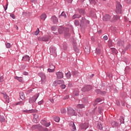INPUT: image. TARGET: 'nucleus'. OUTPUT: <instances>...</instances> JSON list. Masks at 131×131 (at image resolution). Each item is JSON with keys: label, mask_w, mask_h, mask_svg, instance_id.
Instances as JSON below:
<instances>
[{"label": "nucleus", "mask_w": 131, "mask_h": 131, "mask_svg": "<svg viewBox=\"0 0 131 131\" xmlns=\"http://www.w3.org/2000/svg\"><path fill=\"white\" fill-rule=\"evenodd\" d=\"M58 32L59 34L61 33H65L66 35H67L69 32V29L64 28L63 27H59L58 28Z\"/></svg>", "instance_id": "nucleus-2"}, {"label": "nucleus", "mask_w": 131, "mask_h": 131, "mask_svg": "<svg viewBox=\"0 0 131 131\" xmlns=\"http://www.w3.org/2000/svg\"><path fill=\"white\" fill-rule=\"evenodd\" d=\"M111 125L113 127H116L117 126H118V123L113 121L112 122Z\"/></svg>", "instance_id": "nucleus-25"}, {"label": "nucleus", "mask_w": 131, "mask_h": 131, "mask_svg": "<svg viewBox=\"0 0 131 131\" xmlns=\"http://www.w3.org/2000/svg\"><path fill=\"white\" fill-rule=\"evenodd\" d=\"M24 113H35L37 112L36 110H26L23 111Z\"/></svg>", "instance_id": "nucleus-11"}, {"label": "nucleus", "mask_w": 131, "mask_h": 131, "mask_svg": "<svg viewBox=\"0 0 131 131\" xmlns=\"http://www.w3.org/2000/svg\"><path fill=\"white\" fill-rule=\"evenodd\" d=\"M110 18H111V17H110V15L106 14L103 16V20L105 21H109L110 20Z\"/></svg>", "instance_id": "nucleus-17"}, {"label": "nucleus", "mask_w": 131, "mask_h": 131, "mask_svg": "<svg viewBox=\"0 0 131 131\" xmlns=\"http://www.w3.org/2000/svg\"><path fill=\"white\" fill-rule=\"evenodd\" d=\"M38 121H39V116L38 115H34L33 122H35V123H37Z\"/></svg>", "instance_id": "nucleus-13"}, {"label": "nucleus", "mask_w": 131, "mask_h": 131, "mask_svg": "<svg viewBox=\"0 0 131 131\" xmlns=\"http://www.w3.org/2000/svg\"><path fill=\"white\" fill-rule=\"evenodd\" d=\"M15 105H20L21 106L24 105V103L21 102V101H19V102H18L17 103H15Z\"/></svg>", "instance_id": "nucleus-38"}, {"label": "nucleus", "mask_w": 131, "mask_h": 131, "mask_svg": "<svg viewBox=\"0 0 131 131\" xmlns=\"http://www.w3.org/2000/svg\"><path fill=\"white\" fill-rule=\"evenodd\" d=\"M15 79H17V80H18V81H22V78L21 77H15Z\"/></svg>", "instance_id": "nucleus-43"}, {"label": "nucleus", "mask_w": 131, "mask_h": 131, "mask_svg": "<svg viewBox=\"0 0 131 131\" xmlns=\"http://www.w3.org/2000/svg\"><path fill=\"white\" fill-rule=\"evenodd\" d=\"M120 122L121 123H124V118L123 117H121Z\"/></svg>", "instance_id": "nucleus-41"}, {"label": "nucleus", "mask_w": 131, "mask_h": 131, "mask_svg": "<svg viewBox=\"0 0 131 131\" xmlns=\"http://www.w3.org/2000/svg\"><path fill=\"white\" fill-rule=\"evenodd\" d=\"M77 108H80V109H82V108H84V105H83V104H78L77 105Z\"/></svg>", "instance_id": "nucleus-31"}, {"label": "nucleus", "mask_w": 131, "mask_h": 131, "mask_svg": "<svg viewBox=\"0 0 131 131\" xmlns=\"http://www.w3.org/2000/svg\"><path fill=\"white\" fill-rule=\"evenodd\" d=\"M52 20L53 22V23L56 24L58 23V18L57 17L54 16L52 17Z\"/></svg>", "instance_id": "nucleus-23"}, {"label": "nucleus", "mask_w": 131, "mask_h": 131, "mask_svg": "<svg viewBox=\"0 0 131 131\" xmlns=\"http://www.w3.org/2000/svg\"><path fill=\"white\" fill-rule=\"evenodd\" d=\"M74 49L75 52H76V53H78V52H79V50H78V48H77L76 46H74Z\"/></svg>", "instance_id": "nucleus-40"}, {"label": "nucleus", "mask_w": 131, "mask_h": 131, "mask_svg": "<svg viewBox=\"0 0 131 131\" xmlns=\"http://www.w3.org/2000/svg\"><path fill=\"white\" fill-rule=\"evenodd\" d=\"M33 127H35V128H38L40 129V128H42V127L40 124L34 125L33 126Z\"/></svg>", "instance_id": "nucleus-27"}, {"label": "nucleus", "mask_w": 131, "mask_h": 131, "mask_svg": "<svg viewBox=\"0 0 131 131\" xmlns=\"http://www.w3.org/2000/svg\"><path fill=\"white\" fill-rule=\"evenodd\" d=\"M97 126L99 128V129H102V128H103V127L102 126V124H101V123L100 122L98 123Z\"/></svg>", "instance_id": "nucleus-34"}, {"label": "nucleus", "mask_w": 131, "mask_h": 131, "mask_svg": "<svg viewBox=\"0 0 131 131\" xmlns=\"http://www.w3.org/2000/svg\"><path fill=\"white\" fill-rule=\"evenodd\" d=\"M44 131H48V129L47 128H46Z\"/></svg>", "instance_id": "nucleus-64"}, {"label": "nucleus", "mask_w": 131, "mask_h": 131, "mask_svg": "<svg viewBox=\"0 0 131 131\" xmlns=\"http://www.w3.org/2000/svg\"><path fill=\"white\" fill-rule=\"evenodd\" d=\"M108 46L109 47H112V46H113V43L112 42V40L108 41Z\"/></svg>", "instance_id": "nucleus-44"}, {"label": "nucleus", "mask_w": 131, "mask_h": 131, "mask_svg": "<svg viewBox=\"0 0 131 131\" xmlns=\"http://www.w3.org/2000/svg\"><path fill=\"white\" fill-rule=\"evenodd\" d=\"M117 46H118V47H120L121 48H122V47H124V41L122 40H118L117 42Z\"/></svg>", "instance_id": "nucleus-14"}, {"label": "nucleus", "mask_w": 131, "mask_h": 131, "mask_svg": "<svg viewBox=\"0 0 131 131\" xmlns=\"http://www.w3.org/2000/svg\"><path fill=\"white\" fill-rule=\"evenodd\" d=\"M96 103H101V102H102V99H101L100 98H97L96 100H95Z\"/></svg>", "instance_id": "nucleus-42"}, {"label": "nucleus", "mask_w": 131, "mask_h": 131, "mask_svg": "<svg viewBox=\"0 0 131 131\" xmlns=\"http://www.w3.org/2000/svg\"><path fill=\"white\" fill-rule=\"evenodd\" d=\"M66 76L68 79L70 78V77H71V73L70 72H68L66 74Z\"/></svg>", "instance_id": "nucleus-30"}, {"label": "nucleus", "mask_w": 131, "mask_h": 131, "mask_svg": "<svg viewBox=\"0 0 131 131\" xmlns=\"http://www.w3.org/2000/svg\"><path fill=\"white\" fill-rule=\"evenodd\" d=\"M8 3H7L6 6H4L5 11H7V9H8Z\"/></svg>", "instance_id": "nucleus-51"}, {"label": "nucleus", "mask_w": 131, "mask_h": 131, "mask_svg": "<svg viewBox=\"0 0 131 131\" xmlns=\"http://www.w3.org/2000/svg\"><path fill=\"white\" fill-rule=\"evenodd\" d=\"M55 67L54 66L51 65L50 66V68L48 69V72H55Z\"/></svg>", "instance_id": "nucleus-18"}, {"label": "nucleus", "mask_w": 131, "mask_h": 131, "mask_svg": "<svg viewBox=\"0 0 131 131\" xmlns=\"http://www.w3.org/2000/svg\"><path fill=\"white\" fill-rule=\"evenodd\" d=\"M50 53L54 54V53H56V48L53 46H51L50 48Z\"/></svg>", "instance_id": "nucleus-22"}, {"label": "nucleus", "mask_w": 131, "mask_h": 131, "mask_svg": "<svg viewBox=\"0 0 131 131\" xmlns=\"http://www.w3.org/2000/svg\"><path fill=\"white\" fill-rule=\"evenodd\" d=\"M119 19V16H114L112 21H113L114 22H115V21H116V20H118Z\"/></svg>", "instance_id": "nucleus-28"}, {"label": "nucleus", "mask_w": 131, "mask_h": 131, "mask_svg": "<svg viewBox=\"0 0 131 131\" xmlns=\"http://www.w3.org/2000/svg\"><path fill=\"white\" fill-rule=\"evenodd\" d=\"M4 95V99L5 100V101L7 102V103H9V96L8 95H7V94H3Z\"/></svg>", "instance_id": "nucleus-24"}, {"label": "nucleus", "mask_w": 131, "mask_h": 131, "mask_svg": "<svg viewBox=\"0 0 131 131\" xmlns=\"http://www.w3.org/2000/svg\"><path fill=\"white\" fill-rule=\"evenodd\" d=\"M39 76L41 77V82L43 83L46 81V75L43 73H40Z\"/></svg>", "instance_id": "nucleus-12"}, {"label": "nucleus", "mask_w": 131, "mask_h": 131, "mask_svg": "<svg viewBox=\"0 0 131 131\" xmlns=\"http://www.w3.org/2000/svg\"><path fill=\"white\" fill-rule=\"evenodd\" d=\"M94 75H95L94 74H92V75L90 76V78H92V77H94Z\"/></svg>", "instance_id": "nucleus-62"}, {"label": "nucleus", "mask_w": 131, "mask_h": 131, "mask_svg": "<svg viewBox=\"0 0 131 131\" xmlns=\"http://www.w3.org/2000/svg\"><path fill=\"white\" fill-rule=\"evenodd\" d=\"M30 60V57L28 55H25L23 57V61H29Z\"/></svg>", "instance_id": "nucleus-19"}, {"label": "nucleus", "mask_w": 131, "mask_h": 131, "mask_svg": "<svg viewBox=\"0 0 131 131\" xmlns=\"http://www.w3.org/2000/svg\"><path fill=\"white\" fill-rule=\"evenodd\" d=\"M4 81V77L1 76L0 77V82H3Z\"/></svg>", "instance_id": "nucleus-54"}, {"label": "nucleus", "mask_w": 131, "mask_h": 131, "mask_svg": "<svg viewBox=\"0 0 131 131\" xmlns=\"http://www.w3.org/2000/svg\"><path fill=\"white\" fill-rule=\"evenodd\" d=\"M38 33H39V29H37V30L35 32V35H38Z\"/></svg>", "instance_id": "nucleus-45"}, {"label": "nucleus", "mask_w": 131, "mask_h": 131, "mask_svg": "<svg viewBox=\"0 0 131 131\" xmlns=\"http://www.w3.org/2000/svg\"><path fill=\"white\" fill-rule=\"evenodd\" d=\"M90 124L88 122H85L84 123L81 124L80 127L83 129H86V128H88Z\"/></svg>", "instance_id": "nucleus-9"}, {"label": "nucleus", "mask_w": 131, "mask_h": 131, "mask_svg": "<svg viewBox=\"0 0 131 131\" xmlns=\"http://www.w3.org/2000/svg\"><path fill=\"white\" fill-rule=\"evenodd\" d=\"M42 40L43 41H47L49 40V39H48V37H46L42 38Z\"/></svg>", "instance_id": "nucleus-48"}, {"label": "nucleus", "mask_w": 131, "mask_h": 131, "mask_svg": "<svg viewBox=\"0 0 131 131\" xmlns=\"http://www.w3.org/2000/svg\"><path fill=\"white\" fill-rule=\"evenodd\" d=\"M89 20H86L85 17H82L81 20V24H85V23H88Z\"/></svg>", "instance_id": "nucleus-21"}, {"label": "nucleus", "mask_w": 131, "mask_h": 131, "mask_svg": "<svg viewBox=\"0 0 131 131\" xmlns=\"http://www.w3.org/2000/svg\"><path fill=\"white\" fill-rule=\"evenodd\" d=\"M74 24H75V25H76V26H78V25H79V21L76 19L75 20Z\"/></svg>", "instance_id": "nucleus-35"}, {"label": "nucleus", "mask_w": 131, "mask_h": 131, "mask_svg": "<svg viewBox=\"0 0 131 131\" xmlns=\"http://www.w3.org/2000/svg\"><path fill=\"white\" fill-rule=\"evenodd\" d=\"M117 104L118 105V106H119V105H120V104L119 103V102H118L117 103Z\"/></svg>", "instance_id": "nucleus-63"}, {"label": "nucleus", "mask_w": 131, "mask_h": 131, "mask_svg": "<svg viewBox=\"0 0 131 131\" xmlns=\"http://www.w3.org/2000/svg\"><path fill=\"white\" fill-rule=\"evenodd\" d=\"M100 95H106V92L105 91H101V93H100Z\"/></svg>", "instance_id": "nucleus-55"}, {"label": "nucleus", "mask_w": 131, "mask_h": 131, "mask_svg": "<svg viewBox=\"0 0 131 131\" xmlns=\"http://www.w3.org/2000/svg\"><path fill=\"white\" fill-rule=\"evenodd\" d=\"M121 9H122V7H121V5H120V3H117L116 10V13L117 14H121Z\"/></svg>", "instance_id": "nucleus-4"}, {"label": "nucleus", "mask_w": 131, "mask_h": 131, "mask_svg": "<svg viewBox=\"0 0 131 131\" xmlns=\"http://www.w3.org/2000/svg\"><path fill=\"white\" fill-rule=\"evenodd\" d=\"M40 18H41V20L45 21L47 18V15H46V14H42L40 16Z\"/></svg>", "instance_id": "nucleus-26"}, {"label": "nucleus", "mask_w": 131, "mask_h": 131, "mask_svg": "<svg viewBox=\"0 0 131 131\" xmlns=\"http://www.w3.org/2000/svg\"><path fill=\"white\" fill-rule=\"evenodd\" d=\"M64 81L63 80H56L53 83V86H57L58 84H63Z\"/></svg>", "instance_id": "nucleus-5"}, {"label": "nucleus", "mask_w": 131, "mask_h": 131, "mask_svg": "<svg viewBox=\"0 0 131 131\" xmlns=\"http://www.w3.org/2000/svg\"><path fill=\"white\" fill-rule=\"evenodd\" d=\"M96 93H97V94H101L102 93V91H101V90H97L95 91Z\"/></svg>", "instance_id": "nucleus-47"}, {"label": "nucleus", "mask_w": 131, "mask_h": 131, "mask_svg": "<svg viewBox=\"0 0 131 131\" xmlns=\"http://www.w3.org/2000/svg\"><path fill=\"white\" fill-rule=\"evenodd\" d=\"M61 89H65V88H66V85L62 84L61 85Z\"/></svg>", "instance_id": "nucleus-57"}, {"label": "nucleus", "mask_w": 131, "mask_h": 131, "mask_svg": "<svg viewBox=\"0 0 131 131\" xmlns=\"http://www.w3.org/2000/svg\"><path fill=\"white\" fill-rule=\"evenodd\" d=\"M64 99H69V96L67 95L66 96V98Z\"/></svg>", "instance_id": "nucleus-61"}, {"label": "nucleus", "mask_w": 131, "mask_h": 131, "mask_svg": "<svg viewBox=\"0 0 131 131\" xmlns=\"http://www.w3.org/2000/svg\"><path fill=\"white\" fill-rule=\"evenodd\" d=\"M103 49L102 48V46L101 45H98V48H96V53L97 55H100L101 53H102V50Z\"/></svg>", "instance_id": "nucleus-8"}, {"label": "nucleus", "mask_w": 131, "mask_h": 131, "mask_svg": "<svg viewBox=\"0 0 131 131\" xmlns=\"http://www.w3.org/2000/svg\"><path fill=\"white\" fill-rule=\"evenodd\" d=\"M67 114L69 116H76L77 113L72 107H67Z\"/></svg>", "instance_id": "nucleus-1"}, {"label": "nucleus", "mask_w": 131, "mask_h": 131, "mask_svg": "<svg viewBox=\"0 0 131 131\" xmlns=\"http://www.w3.org/2000/svg\"><path fill=\"white\" fill-rule=\"evenodd\" d=\"M59 18L60 19H65V18H67V15L66 13L63 11L61 13V14L59 16Z\"/></svg>", "instance_id": "nucleus-16"}, {"label": "nucleus", "mask_w": 131, "mask_h": 131, "mask_svg": "<svg viewBox=\"0 0 131 131\" xmlns=\"http://www.w3.org/2000/svg\"><path fill=\"white\" fill-rule=\"evenodd\" d=\"M19 97H20V98L21 99L23 100H25V95L24 94V93L22 92H20Z\"/></svg>", "instance_id": "nucleus-20"}, {"label": "nucleus", "mask_w": 131, "mask_h": 131, "mask_svg": "<svg viewBox=\"0 0 131 131\" xmlns=\"http://www.w3.org/2000/svg\"><path fill=\"white\" fill-rule=\"evenodd\" d=\"M111 51H112L113 53H116V49L115 48H111Z\"/></svg>", "instance_id": "nucleus-52"}, {"label": "nucleus", "mask_w": 131, "mask_h": 131, "mask_svg": "<svg viewBox=\"0 0 131 131\" xmlns=\"http://www.w3.org/2000/svg\"><path fill=\"white\" fill-rule=\"evenodd\" d=\"M0 121H1V122H4L5 121V118L4 117L0 118Z\"/></svg>", "instance_id": "nucleus-50"}, {"label": "nucleus", "mask_w": 131, "mask_h": 131, "mask_svg": "<svg viewBox=\"0 0 131 131\" xmlns=\"http://www.w3.org/2000/svg\"><path fill=\"white\" fill-rule=\"evenodd\" d=\"M81 16L79 14H75L72 16L73 19H76L77 18H80Z\"/></svg>", "instance_id": "nucleus-29"}, {"label": "nucleus", "mask_w": 131, "mask_h": 131, "mask_svg": "<svg viewBox=\"0 0 131 131\" xmlns=\"http://www.w3.org/2000/svg\"><path fill=\"white\" fill-rule=\"evenodd\" d=\"M39 96V93L35 94L33 97L29 99V102L31 104L32 103H34L35 101H36L37 99Z\"/></svg>", "instance_id": "nucleus-3"}, {"label": "nucleus", "mask_w": 131, "mask_h": 131, "mask_svg": "<svg viewBox=\"0 0 131 131\" xmlns=\"http://www.w3.org/2000/svg\"><path fill=\"white\" fill-rule=\"evenodd\" d=\"M92 90V86L90 85H85L83 88H82V92H89Z\"/></svg>", "instance_id": "nucleus-6"}, {"label": "nucleus", "mask_w": 131, "mask_h": 131, "mask_svg": "<svg viewBox=\"0 0 131 131\" xmlns=\"http://www.w3.org/2000/svg\"><path fill=\"white\" fill-rule=\"evenodd\" d=\"M54 120L56 122H59V121H60V118L58 117H56L55 118H54Z\"/></svg>", "instance_id": "nucleus-33"}, {"label": "nucleus", "mask_w": 131, "mask_h": 131, "mask_svg": "<svg viewBox=\"0 0 131 131\" xmlns=\"http://www.w3.org/2000/svg\"><path fill=\"white\" fill-rule=\"evenodd\" d=\"M68 3H69L70 4L72 3V0H67Z\"/></svg>", "instance_id": "nucleus-59"}, {"label": "nucleus", "mask_w": 131, "mask_h": 131, "mask_svg": "<svg viewBox=\"0 0 131 131\" xmlns=\"http://www.w3.org/2000/svg\"><path fill=\"white\" fill-rule=\"evenodd\" d=\"M23 74H24V75H28V73L25 72H24Z\"/></svg>", "instance_id": "nucleus-58"}, {"label": "nucleus", "mask_w": 131, "mask_h": 131, "mask_svg": "<svg viewBox=\"0 0 131 131\" xmlns=\"http://www.w3.org/2000/svg\"><path fill=\"white\" fill-rule=\"evenodd\" d=\"M90 4H92V5H96V2L95 1V0H89Z\"/></svg>", "instance_id": "nucleus-36"}, {"label": "nucleus", "mask_w": 131, "mask_h": 131, "mask_svg": "<svg viewBox=\"0 0 131 131\" xmlns=\"http://www.w3.org/2000/svg\"><path fill=\"white\" fill-rule=\"evenodd\" d=\"M103 39H104V40H107V39H108V37L106 35L103 36Z\"/></svg>", "instance_id": "nucleus-56"}, {"label": "nucleus", "mask_w": 131, "mask_h": 131, "mask_svg": "<svg viewBox=\"0 0 131 131\" xmlns=\"http://www.w3.org/2000/svg\"><path fill=\"white\" fill-rule=\"evenodd\" d=\"M61 113H62V114H64V113H66V110L64 108H61Z\"/></svg>", "instance_id": "nucleus-39"}, {"label": "nucleus", "mask_w": 131, "mask_h": 131, "mask_svg": "<svg viewBox=\"0 0 131 131\" xmlns=\"http://www.w3.org/2000/svg\"><path fill=\"white\" fill-rule=\"evenodd\" d=\"M38 105H42V104H43V101L41 100L40 101H39L38 102Z\"/></svg>", "instance_id": "nucleus-53"}, {"label": "nucleus", "mask_w": 131, "mask_h": 131, "mask_svg": "<svg viewBox=\"0 0 131 131\" xmlns=\"http://www.w3.org/2000/svg\"><path fill=\"white\" fill-rule=\"evenodd\" d=\"M128 4H131V0H127Z\"/></svg>", "instance_id": "nucleus-60"}, {"label": "nucleus", "mask_w": 131, "mask_h": 131, "mask_svg": "<svg viewBox=\"0 0 131 131\" xmlns=\"http://www.w3.org/2000/svg\"><path fill=\"white\" fill-rule=\"evenodd\" d=\"M52 30L53 31H56V30H57V27H52Z\"/></svg>", "instance_id": "nucleus-46"}, {"label": "nucleus", "mask_w": 131, "mask_h": 131, "mask_svg": "<svg viewBox=\"0 0 131 131\" xmlns=\"http://www.w3.org/2000/svg\"><path fill=\"white\" fill-rule=\"evenodd\" d=\"M70 127L72 131L76 130V127L75 126V124H74V122H71L70 123Z\"/></svg>", "instance_id": "nucleus-10"}, {"label": "nucleus", "mask_w": 131, "mask_h": 131, "mask_svg": "<svg viewBox=\"0 0 131 131\" xmlns=\"http://www.w3.org/2000/svg\"><path fill=\"white\" fill-rule=\"evenodd\" d=\"M40 123H41V124L45 125V126L46 127L50 126V125H51V123H47V121L46 120H41L40 121Z\"/></svg>", "instance_id": "nucleus-15"}, {"label": "nucleus", "mask_w": 131, "mask_h": 131, "mask_svg": "<svg viewBox=\"0 0 131 131\" xmlns=\"http://www.w3.org/2000/svg\"><path fill=\"white\" fill-rule=\"evenodd\" d=\"M56 74L57 79H62V78L64 77V75L63 74V73L61 72H57L56 73Z\"/></svg>", "instance_id": "nucleus-7"}, {"label": "nucleus", "mask_w": 131, "mask_h": 131, "mask_svg": "<svg viewBox=\"0 0 131 131\" xmlns=\"http://www.w3.org/2000/svg\"><path fill=\"white\" fill-rule=\"evenodd\" d=\"M6 46L7 49H10L11 48V44L9 42L6 43Z\"/></svg>", "instance_id": "nucleus-37"}, {"label": "nucleus", "mask_w": 131, "mask_h": 131, "mask_svg": "<svg viewBox=\"0 0 131 131\" xmlns=\"http://www.w3.org/2000/svg\"><path fill=\"white\" fill-rule=\"evenodd\" d=\"M79 95V93H78V91H75L73 93V96L74 97H77V96H78Z\"/></svg>", "instance_id": "nucleus-32"}, {"label": "nucleus", "mask_w": 131, "mask_h": 131, "mask_svg": "<svg viewBox=\"0 0 131 131\" xmlns=\"http://www.w3.org/2000/svg\"><path fill=\"white\" fill-rule=\"evenodd\" d=\"M10 17H11L12 19H15L16 18V16H15V15H14V14H11Z\"/></svg>", "instance_id": "nucleus-49"}]
</instances>
